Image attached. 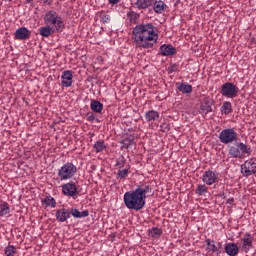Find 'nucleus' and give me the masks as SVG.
Segmentation results:
<instances>
[{
	"label": "nucleus",
	"instance_id": "nucleus-1",
	"mask_svg": "<svg viewBox=\"0 0 256 256\" xmlns=\"http://www.w3.org/2000/svg\"><path fill=\"white\" fill-rule=\"evenodd\" d=\"M158 39L157 28L152 23L139 24L133 28L132 41L136 49H153Z\"/></svg>",
	"mask_w": 256,
	"mask_h": 256
},
{
	"label": "nucleus",
	"instance_id": "nucleus-2",
	"mask_svg": "<svg viewBox=\"0 0 256 256\" xmlns=\"http://www.w3.org/2000/svg\"><path fill=\"white\" fill-rule=\"evenodd\" d=\"M238 135L233 128H227L220 132L219 141L224 145L229 143H235L234 146H230L228 153L230 157L234 159H241L243 155H251V147L247 146L243 142H237Z\"/></svg>",
	"mask_w": 256,
	"mask_h": 256
},
{
	"label": "nucleus",
	"instance_id": "nucleus-3",
	"mask_svg": "<svg viewBox=\"0 0 256 256\" xmlns=\"http://www.w3.org/2000/svg\"><path fill=\"white\" fill-rule=\"evenodd\" d=\"M147 193H151V186L148 184L139 185L135 190L126 192L124 194V204L127 209L141 211L145 207Z\"/></svg>",
	"mask_w": 256,
	"mask_h": 256
},
{
	"label": "nucleus",
	"instance_id": "nucleus-4",
	"mask_svg": "<svg viewBox=\"0 0 256 256\" xmlns=\"http://www.w3.org/2000/svg\"><path fill=\"white\" fill-rule=\"evenodd\" d=\"M44 23L48 27H52L56 33H61L65 29V22L63 18L59 16V13L55 10H49L44 15Z\"/></svg>",
	"mask_w": 256,
	"mask_h": 256
},
{
	"label": "nucleus",
	"instance_id": "nucleus-5",
	"mask_svg": "<svg viewBox=\"0 0 256 256\" xmlns=\"http://www.w3.org/2000/svg\"><path fill=\"white\" fill-rule=\"evenodd\" d=\"M77 175V166L73 164V162L65 163L59 170H58V179L60 181H69L73 179Z\"/></svg>",
	"mask_w": 256,
	"mask_h": 256
},
{
	"label": "nucleus",
	"instance_id": "nucleus-6",
	"mask_svg": "<svg viewBox=\"0 0 256 256\" xmlns=\"http://www.w3.org/2000/svg\"><path fill=\"white\" fill-rule=\"evenodd\" d=\"M221 95L227 97L228 99H235L239 95V88L231 82H226L222 85Z\"/></svg>",
	"mask_w": 256,
	"mask_h": 256
},
{
	"label": "nucleus",
	"instance_id": "nucleus-7",
	"mask_svg": "<svg viewBox=\"0 0 256 256\" xmlns=\"http://www.w3.org/2000/svg\"><path fill=\"white\" fill-rule=\"evenodd\" d=\"M241 173L244 177H251L256 173V159L250 158L241 165Z\"/></svg>",
	"mask_w": 256,
	"mask_h": 256
},
{
	"label": "nucleus",
	"instance_id": "nucleus-8",
	"mask_svg": "<svg viewBox=\"0 0 256 256\" xmlns=\"http://www.w3.org/2000/svg\"><path fill=\"white\" fill-rule=\"evenodd\" d=\"M213 105H215V101L213 100V98L205 97L200 104V113L202 115L213 113Z\"/></svg>",
	"mask_w": 256,
	"mask_h": 256
},
{
	"label": "nucleus",
	"instance_id": "nucleus-9",
	"mask_svg": "<svg viewBox=\"0 0 256 256\" xmlns=\"http://www.w3.org/2000/svg\"><path fill=\"white\" fill-rule=\"evenodd\" d=\"M62 193L66 195V197H77V195H79L77 185H75L74 182H68L62 185Z\"/></svg>",
	"mask_w": 256,
	"mask_h": 256
},
{
	"label": "nucleus",
	"instance_id": "nucleus-10",
	"mask_svg": "<svg viewBox=\"0 0 256 256\" xmlns=\"http://www.w3.org/2000/svg\"><path fill=\"white\" fill-rule=\"evenodd\" d=\"M14 37L18 41H26V39H31V31L27 27H20L15 31Z\"/></svg>",
	"mask_w": 256,
	"mask_h": 256
},
{
	"label": "nucleus",
	"instance_id": "nucleus-11",
	"mask_svg": "<svg viewBox=\"0 0 256 256\" xmlns=\"http://www.w3.org/2000/svg\"><path fill=\"white\" fill-rule=\"evenodd\" d=\"M217 179H219V176L211 170L205 171L202 176V181L206 185H213V183H217Z\"/></svg>",
	"mask_w": 256,
	"mask_h": 256
},
{
	"label": "nucleus",
	"instance_id": "nucleus-12",
	"mask_svg": "<svg viewBox=\"0 0 256 256\" xmlns=\"http://www.w3.org/2000/svg\"><path fill=\"white\" fill-rule=\"evenodd\" d=\"M241 248L244 253H247L248 251H251V249H253V236H251L250 233L244 234L242 238Z\"/></svg>",
	"mask_w": 256,
	"mask_h": 256
},
{
	"label": "nucleus",
	"instance_id": "nucleus-13",
	"mask_svg": "<svg viewBox=\"0 0 256 256\" xmlns=\"http://www.w3.org/2000/svg\"><path fill=\"white\" fill-rule=\"evenodd\" d=\"M62 87H71L73 85V72L71 70H65L61 75Z\"/></svg>",
	"mask_w": 256,
	"mask_h": 256
},
{
	"label": "nucleus",
	"instance_id": "nucleus-14",
	"mask_svg": "<svg viewBox=\"0 0 256 256\" xmlns=\"http://www.w3.org/2000/svg\"><path fill=\"white\" fill-rule=\"evenodd\" d=\"M57 221H59L60 223H65V221H67V219L71 218V213L69 211V209L67 208H62L56 211V215H55Z\"/></svg>",
	"mask_w": 256,
	"mask_h": 256
},
{
	"label": "nucleus",
	"instance_id": "nucleus-15",
	"mask_svg": "<svg viewBox=\"0 0 256 256\" xmlns=\"http://www.w3.org/2000/svg\"><path fill=\"white\" fill-rule=\"evenodd\" d=\"M160 53L162 57H169L171 55H175V53H177V50L171 44H163L162 46H160Z\"/></svg>",
	"mask_w": 256,
	"mask_h": 256
},
{
	"label": "nucleus",
	"instance_id": "nucleus-16",
	"mask_svg": "<svg viewBox=\"0 0 256 256\" xmlns=\"http://www.w3.org/2000/svg\"><path fill=\"white\" fill-rule=\"evenodd\" d=\"M155 3H157V0H137L136 7L138 9H151Z\"/></svg>",
	"mask_w": 256,
	"mask_h": 256
},
{
	"label": "nucleus",
	"instance_id": "nucleus-17",
	"mask_svg": "<svg viewBox=\"0 0 256 256\" xmlns=\"http://www.w3.org/2000/svg\"><path fill=\"white\" fill-rule=\"evenodd\" d=\"M225 252L229 256H237L239 254V246L235 243H228L225 246Z\"/></svg>",
	"mask_w": 256,
	"mask_h": 256
},
{
	"label": "nucleus",
	"instance_id": "nucleus-18",
	"mask_svg": "<svg viewBox=\"0 0 256 256\" xmlns=\"http://www.w3.org/2000/svg\"><path fill=\"white\" fill-rule=\"evenodd\" d=\"M53 33H57V31L49 25L43 26L39 29V34L41 37H51Z\"/></svg>",
	"mask_w": 256,
	"mask_h": 256
},
{
	"label": "nucleus",
	"instance_id": "nucleus-19",
	"mask_svg": "<svg viewBox=\"0 0 256 256\" xmlns=\"http://www.w3.org/2000/svg\"><path fill=\"white\" fill-rule=\"evenodd\" d=\"M70 215H72V217H75V219L89 217V210H84V211L80 212L77 208H72L70 211Z\"/></svg>",
	"mask_w": 256,
	"mask_h": 256
},
{
	"label": "nucleus",
	"instance_id": "nucleus-20",
	"mask_svg": "<svg viewBox=\"0 0 256 256\" xmlns=\"http://www.w3.org/2000/svg\"><path fill=\"white\" fill-rule=\"evenodd\" d=\"M206 244L208 246L207 251H210L211 253H216L217 255H221V250L217 248V245H215V240L207 239Z\"/></svg>",
	"mask_w": 256,
	"mask_h": 256
},
{
	"label": "nucleus",
	"instance_id": "nucleus-21",
	"mask_svg": "<svg viewBox=\"0 0 256 256\" xmlns=\"http://www.w3.org/2000/svg\"><path fill=\"white\" fill-rule=\"evenodd\" d=\"M152 7L155 13L161 14L163 13V11H165V9L167 8V5L162 0H159V1L156 0V2L153 4Z\"/></svg>",
	"mask_w": 256,
	"mask_h": 256
},
{
	"label": "nucleus",
	"instance_id": "nucleus-22",
	"mask_svg": "<svg viewBox=\"0 0 256 256\" xmlns=\"http://www.w3.org/2000/svg\"><path fill=\"white\" fill-rule=\"evenodd\" d=\"M145 119L148 123L151 121H157V119H159V112L156 110H149L145 113Z\"/></svg>",
	"mask_w": 256,
	"mask_h": 256
},
{
	"label": "nucleus",
	"instance_id": "nucleus-23",
	"mask_svg": "<svg viewBox=\"0 0 256 256\" xmlns=\"http://www.w3.org/2000/svg\"><path fill=\"white\" fill-rule=\"evenodd\" d=\"M90 109H92L94 113H101V111H103V103L99 100H93L90 104Z\"/></svg>",
	"mask_w": 256,
	"mask_h": 256
},
{
	"label": "nucleus",
	"instance_id": "nucleus-24",
	"mask_svg": "<svg viewBox=\"0 0 256 256\" xmlns=\"http://www.w3.org/2000/svg\"><path fill=\"white\" fill-rule=\"evenodd\" d=\"M11 213V208L9 207V203L1 202L0 203V217H5V215H9Z\"/></svg>",
	"mask_w": 256,
	"mask_h": 256
},
{
	"label": "nucleus",
	"instance_id": "nucleus-25",
	"mask_svg": "<svg viewBox=\"0 0 256 256\" xmlns=\"http://www.w3.org/2000/svg\"><path fill=\"white\" fill-rule=\"evenodd\" d=\"M93 148H94L95 153H102V151H105L107 146H105V141L98 140L95 142Z\"/></svg>",
	"mask_w": 256,
	"mask_h": 256
},
{
	"label": "nucleus",
	"instance_id": "nucleus-26",
	"mask_svg": "<svg viewBox=\"0 0 256 256\" xmlns=\"http://www.w3.org/2000/svg\"><path fill=\"white\" fill-rule=\"evenodd\" d=\"M42 203H43V205H46V207H52V208H55L57 205L55 198H53L52 196H46L43 199Z\"/></svg>",
	"mask_w": 256,
	"mask_h": 256
},
{
	"label": "nucleus",
	"instance_id": "nucleus-27",
	"mask_svg": "<svg viewBox=\"0 0 256 256\" xmlns=\"http://www.w3.org/2000/svg\"><path fill=\"white\" fill-rule=\"evenodd\" d=\"M209 192V187H207L205 184H199L195 190L196 195H199L200 197L205 195Z\"/></svg>",
	"mask_w": 256,
	"mask_h": 256
},
{
	"label": "nucleus",
	"instance_id": "nucleus-28",
	"mask_svg": "<svg viewBox=\"0 0 256 256\" xmlns=\"http://www.w3.org/2000/svg\"><path fill=\"white\" fill-rule=\"evenodd\" d=\"M178 90L184 94L193 93V86H191L190 84L182 83L179 85Z\"/></svg>",
	"mask_w": 256,
	"mask_h": 256
},
{
	"label": "nucleus",
	"instance_id": "nucleus-29",
	"mask_svg": "<svg viewBox=\"0 0 256 256\" xmlns=\"http://www.w3.org/2000/svg\"><path fill=\"white\" fill-rule=\"evenodd\" d=\"M127 177H129V168L118 170L116 179H127Z\"/></svg>",
	"mask_w": 256,
	"mask_h": 256
},
{
	"label": "nucleus",
	"instance_id": "nucleus-30",
	"mask_svg": "<svg viewBox=\"0 0 256 256\" xmlns=\"http://www.w3.org/2000/svg\"><path fill=\"white\" fill-rule=\"evenodd\" d=\"M221 111L225 115H229L230 113H233V108L231 106V102H224L222 107H221Z\"/></svg>",
	"mask_w": 256,
	"mask_h": 256
},
{
	"label": "nucleus",
	"instance_id": "nucleus-31",
	"mask_svg": "<svg viewBox=\"0 0 256 256\" xmlns=\"http://www.w3.org/2000/svg\"><path fill=\"white\" fill-rule=\"evenodd\" d=\"M127 18L130 23H137V19H139V14L135 11H130L127 13Z\"/></svg>",
	"mask_w": 256,
	"mask_h": 256
},
{
	"label": "nucleus",
	"instance_id": "nucleus-32",
	"mask_svg": "<svg viewBox=\"0 0 256 256\" xmlns=\"http://www.w3.org/2000/svg\"><path fill=\"white\" fill-rule=\"evenodd\" d=\"M133 137H128V138H124L121 143L123 145V147H125L126 149H129V147H131V145H133Z\"/></svg>",
	"mask_w": 256,
	"mask_h": 256
},
{
	"label": "nucleus",
	"instance_id": "nucleus-33",
	"mask_svg": "<svg viewBox=\"0 0 256 256\" xmlns=\"http://www.w3.org/2000/svg\"><path fill=\"white\" fill-rule=\"evenodd\" d=\"M150 235H152V237L157 238V237H161V229L157 228V227H153L151 230H149Z\"/></svg>",
	"mask_w": 256,
	"mask_h": 256
},
{
	"label": "nucleus",
	"instance_id": "nucleus-34",
	"mask_svg": "<svg viewBox=\"0 0 256 256\" xmlns=\"http://www.w3.org/2000/svg\"><path fill=\"white\" fill-rule=\"evenodd\" d=\"M15 253H16L15 246H13V245H9L5 249V255H7V256H13V255H15Z\"/></svg>",
	"mask_w": 256,
	"mask_h": 256
},
{
	"label": "nucleus",
	"instance_id": "nucleus-35",
	"mask_svg": "<svg viewBox=\"0 0 256 256\" xmlns=\"http://www.w3.org/2000/svg\"><path fill=\"white\" fill-rule=\"evenodd\" d=\"M100 21H101V23H110V21H111V16H109V15L106 14V13H102V14L100 15Z\"/></svg>",
	"mask_w": 256,
	"mask_h": 256
},
{
	"label": "nucleus",
	"instance_id": "nucleus-36",
	"mask_svg": "<svg viewBox=\"0 0 256 256\" xmlns=\"http://www.w3.org/2000/svg\"><path fill=\"white\" fill-rule=\"evenodd\" d=\"M176 71H179V65L170 64V66L168 67V73H176Z\"/></svg>",
	"mask_w": 256,
	"mask_h": 256
},
{
	"label": "nucleus",
	"instance_id": "nucleus-37",
	"mask_svg": "<svg viewBox=\"0 0 256 256\" xmlns=\"http://www.w3.org/2000/svg\"><path fill=\"white\" fill-rule=\"evenodd\" d=\"M170 127L169 124L167 123H163L160 125V131H162V133H168V131H170Z\"/></svg>",
	"mask_w": 256,
	"mask_h": 256
},
{
	"label": "nucleus",
	"instance_id": "nucleus-38",
	"mask_svg": "<svg viewBox=\"0 0 256 256\" xmlns=\"http://www.w3.org/2000/svg\"><path fill=\"white\" fill-rule=\"evenodd\" d=\"M116 167H119L120 169H123V167H125V158L118 159L116 161Z\"/></svg>",
	"mask_w": 256,
	"mask_h": 256
},
{
	"label": "nucleus",
	"instance_id": "nucleus-39",
	"mask_svg": "<svg viewBox=\"0 0 256 256\" xmlns=\"http://www.w3.org/2000/svg\"><path fill=\"white\" fill-rule=\"evenodd\" d=\"M87 121H95V114H93V112H88L87 113Z\"/></svg>",
	"mask_w": 256,
	"mask_h": 256
},
{
	"label": "nucleus",
	"instance_id": "nucleus-40",
	"mask_svg": "<svg viewBox=\"0 0 256 256\" xmlns=\"http://www.w3.org/2000/svg\"><path fill=\"white\" fill-rule=\"evenodd\" d=\"M234 202H235V199H234V198H228L227 201H226V203H227L228 205H233Z\"/></svg>",
	"mask_w": 256,
	"mask_h": 256
},
{
	"label": "nucleus",
	"instance_id": "nucleus-41",
	"mask_svg": "<svg viewBox=\"0 0 256 256\" xmlns=\"http://www.w3.org/2000/svg\"><path fill=\"white\" fill-rule=\"evenodd\" d=\"M216 247H217L218 251H222L223 244L221 242H218Z\"/></svg>",
	"mask_w": 256,
	"mask_h": 256
},
{
	"label": "nucleus",
	"instance_id": "nucleus-42",
	"mask_svg": "<svg viewBox=\"0 0 256 256\" xmlns=\"http://www.w3.org/2000/svg\"><path fill=\"white\" fill-rule=\"evenodd\" d=\"M110 5H117V3H119L120 0H108Z\"/></svg>",
	"mask_w": 256,
	"mask_h": 256
},
{
	"label": "nucleus",
	"instance_id": "nucleus-43",
	"mask_svg": "<svg viewBox=\"0 0 256 256\" xmlns=\"http://www.w3.org/2000/svg\"><path fill=\"white\" fill-rule=\"evenodd\" d=\"M218 197H223V199H225V192H220V193L218 194Z\"/></svg>",
	"mask_w": 256,
	"mask_h": 256
},
{
	"label": "nucleus",
	"instance_id": "nucleus-44",
	"mask_svg": "<svg viewBox=\"0 0 256 256\" xmlns=\"http://www.w3.org/2000/svg\"><path fill=\"white\" fill-rule=\"evenodd\" d=\"M33 0H26V3H32Z\"/></svg>",
	"mask_w": 256,
	"mask_h": 256
}]
</instances>
